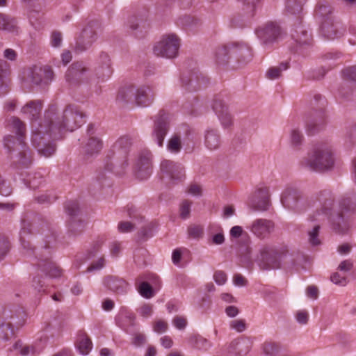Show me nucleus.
Listing matches in <instances>:
<instances>
[{"label":"nucleus","instance_id":"nucleus-17","mask_svg":"<svg viewBox=\"0 0 356 356\" xmlns=\"http://www.w3.org/2000/svg\"><path fill=\"white\" fill-rule=\"evenodd\" d=\"M127 212L128 216L131 219V221H121L119 222L118 229L119 232L122 233L134 231L144 219V217L132 204H128L127 206Z\"/></svg>","mask_w":356,"mask_h":356},{"label":"nucleus","instance_id":"nucleus-3","mask_svg":"<svg viewBox=\"0 0 356 356\" xmlns=\"http://www.w3.org/2000/svg\"><path fill=\"white\" fill-rule=\"evenodd\" d=\"M13 130L17 136H7L4 138V146L11 153L13 164L17 168H29L33 161L31 152L24 139L26 138V124L17 117L10 119Z\"/></svg>","mask_w":356,"mask_h":356},{"label":"nucleus","instance_id":"nucleus-12","mask_svg":"<svg viewBox=\"0 0 356 356\" xmlns=\"http://www.w3.org/2000/svg\"><path fill=\"white\" fill-rule=\"evenodd\" d=\"M97 24L90 22L82 31L76 43V50L83 51L88 49L96 40Z\"/></svg>","mask_w":356,"mask_h":356},{"label":"nucleus","instance_id":"nucleus-32","mask_svg":"<svg viewBox=\"0 0 356 356\" xmlns=\"http://www.w3.org/2000/svg\"><path fill=\"white\" fill-rule=\"evenodd\" d=\"M209 80L207 78L204 76L202 74H193L188 81H185L182 79V83L188 86V90L190 91H195L201 89L202 87L206 86Z\"/></svg>","mask_w":356,"mask_h":356},{"label":"nucleus","instance_id":"nucleus-40","mask_svg":"<svg viewBox=\"0 0 356 356\" xmlns=\"http://www.w3.org/2000/svg\"><path fill=\"white\" fill-rule=\"evenodd\" d=\"M289 67L288 62L281 63L279 66L270 67L266 72V77L269 79H277L282 75L283 71Z\"/></svg>","mask_w":356,"mask_h":356},{"label":"nucleus","instance_id":"nucleus-6","mask_svg":"<svg viewBox=\"0 0 356 356\" xmlns=\"http://www.w3.org/2000/svg\"><path fill=\"white\" fill-rule=\"evenodd\" d=\"M334 163L331 149L325 145L315 147L300 161V165L308 170L323 172L331 170Z\"/></svg>","mask_w":356,"mask_h":356},{"label":"nucleus","instance_id":"nucleus-23","mask_svg":"<svg viewBox=\"0 0 356 356\" xmlns=\"http://www.w3.org/2000/svg\"><path fill=\"white\" fill-rule=\"evenodd\" d=\"M274 229V223L267 219H257L254 220L250 226L251 232L259 238H264L268 236Z\"/></svg>","mask_w":356,"mask_h":356},{"label":"nucleus","instance_id":"nucleus-21","mask_svg":"<svg viewBox=\"0 0 356 356\" xmlns=\"http://www.w3.org/2000/svg\"><path fill=\"white\" fill-rule=\"evenodd\" d=\"M30 78L35 85H47L54 79V72L49 67H37L32 68Z\"/></svg>","mask_w":356,"mask_h":356},{"label":"nucleus","instance_id":"nucleus-5","mask_svg":"<svg viewBox=\"0 0 356 356\" xmlns=\"http://www.w3.org/2000/svg\"><path fill=\"white\" fill-rule=\"evenodd\" d=\"M234 56L239 66L248 64L252 58L251 49L242 42H232L222 45L215 51L216 61L218 65H225L229 58Z\"/></svg>","mask_w":356,"mask_h":356},{"label":"nucleus","instance_id":"nucleus-53","mask_svg":"<svg viewBox=\"0 0 356 356\" xmlns=\"http://www.w3.org/2000/svg\"><path fill=\"white\" fill-rule=\"evenodd\" d=\"M331 281L337 285L345 286L348 283V280L346 275H343L338 272H335L330 276Z\"/></svg>","mask_w":356,"mask_h":356},{"label":"nucleus","instance_id":"nucleus-15","mask_svg":"<svg viewBox=\"0 0 356 356\" xmlns=\"http://www.w3.org/2000/svg\"><path fill=\"white\" fill-rule=\"evenodd\" d=\"M161 171L172 181H181L185 179L184 166L170 160H164L161 163Z\"/></svg>","mask_w":356,"mask_h":356},{"label":"nucleus","instance_id":"nucleus-22","mask_svg":"<svg viewBox=\"0 0 356 356\" xmlns=\"http://www.w3.org/2000/svg\"><path fill=\"white\" fill-rule=\"evenodd\" d=\"M269 205V193L267 188H259L251 198L249 207L254 211L268 209Z\"/></svg>","mask_w":356,"mask_h":356},{"label":"nucleus","instance_id":"nucleus-63","mask_svg":"<svg viewBox=\"0 0 356 356\" xmlns=\"http://www.w3.org/2000/svg\"><path fill=\"white\" fill-rule=\"evenodd\" d=\"M146 341V337L142 333L134 334L132 338V343L136 346H140L143 345Z\"/></svg>","mask_w":356,"mask_h":356},{"label":"nucleus","instance_id":"nucleus-64","mask_svg":"<svg viewBox=\"0 0 356 356\" xmlns=\"http://www.w3.org/2000/svg\"><path fill=\"white\" fill-rule=\"evenodd\" d=\"M213 279L218 284L222 285L227 280V275L223 271L217 270L214 273Z\"/></svg>","mask_w":356,"mask_h":356},{"label":"nucleus","instance_id":"nucleus-43","mask_svg":"<svg viewBox=\"0 0 356 356\" xmlns=\"http://www.w3.org/2000/svg\"><path fill=\"white\" fill-rule=\"evenodd\" d=\"M16 28V24L13 19L8 15L0 13V29L13 31Z\"/></svg>","mask_w":356,"mask_h":356},{"label":"nucleus","instance_id":"nucleus-19","mask_svg":"<svg viewBox=\"0 0 356 356\" xmlns=\"http://www.w3.org/2000/svg\"><path fill=\"white\" fill-rule=\"evenodd\" d=\"M152 172V154L143 151L138 155L136 163V175L140 179H147Z\"/></svg>","mask_w":356,"mask_h":356},{"label":"nucleus","instance_id":"nucleus-55","mask_svg":"<svg viewBox=\"0 0 356 356\" xmlns=\"http://www.w3.org/2000/svg\"><path fill=\"white\" fill-rule=\"evenodd\" d=\"M192 202L188 200L182 202L180 206V216L182 218H188L190 216L191 206Z\"/></svg>","mask_w":356,"mask_h":356},{"label":"nucleus","instance_id":"nucleus-33","mask_svg":"<svg viewBox=\"0 0 356 356\" xmlns=\"http://www.w3.org/2000/svg\"><path fill=\"white\" fill-rule=\"evenodd\" d=\"M337 24L333 22V19H327L321 24V30L325 37L329 39H333L342 35L337 29Z\"/></svg>","mask_w":356,"mask_h":356},{"label":"nucleus","instance_id":"nucleus-31","mask_svg":"<svg viewBox=\"0 0 356 356\" xmlns=\"http://www.w3.org/2000/svg\"><path fill=\"white\" fill-rule=\"evenodd\" d=\"M250 348V342L245 339H236L229 344V351L238 356L245 355Z\"/></svg>","mask_w":356,"mask_h":356},{"label":"nucleus","instance_id":"nucleus-10","mask_svg":"<svg viewBox=\"0 0 356 356\" xmlns=\"http://www.w3.org/2000/svg\"><path fill=\"white\" fill-rule=\"evenodd\" d=\"M133 138L128 135H124L117 140L113 145V165L114 167L124 168L127 166V154L132 145Z\"/></svg>","mask_w":356,"mask_h":356},{"label":"nucleus","instance_id":"nucleus-54","mask_svg":"<svg viewBox=\"0 0 356 356\" xmlns=\"http://www.w3.org/2000/svg\"><path fill=\"white\" fill-rule=\"evenodd\" d=\"M229 326L238 332H242L246 329V323L243 319L233 320L230 322Z\"/></svg>","mask_w":356,"mask_h":356},{"label":"nucleus","instance_id":"nucleus-37","mask_svg":"<svg viewBox=\"0 0 356 356\" xmlns=\"http://www.w3.org/2000/svg\"><path fill=\"white\" fill-rule=\"evenodd\" d=\"M332 8L327 2L319 3L316 9V15L320 19L321 23L327 19H333Z\"/></svg>","mask_w":356,"mask_h":356},{"label":"nucleus","instance_id":"nucleus-52","mask_svg":"<svg viewBox=\"0 0 356 356\" xmlns=\"http://www.w3.org/2000/svg\"><path fill=\"white\" fill-rule=\"evenodd\" d=\"M13 189L10 184L0 175V194L3 196H8L12 193Z\"/></svg>","mask_w":356,"mask_h":356},{"label":"nucleus","instance_id":"nucleus-58","mask_svg":"<svg viewBox=\"0 0 356 356\" xmlns=\"http://www.w3.org/2000/svg\"><path fill=\"white\" fill-rule=\"evenodd\" d=\"M353 268V262L350 259H346L340 262L337 270L342 273H348Z\"/></svg>","mask_w":356,"mask_h":356},{"label":"nucleus","instance_id":"nucleus-51","mask_svg":"<svg viewBox=\"0 0 356 356\" xmlns=\"http://www.w3.org/2000/svg\"><path fill=\"white\" fill-rule=\"evenodd\" d=\"M105 186H109L108 177L104 173H101L97 177L96 180L92 184V186L95 189H100Z\"/></svg>","mask_w":356,"mask_h":356},{"label":"nucleus","instance_id":"nucleus-45","mask_svg":"<svg viewBox=\"0 0 356 356\" xmlns=\"http://www.w3.org/2000/svg\"><path fill=\"white\" fill-rule=\"evenodd\" d=\"M138 291L140 294L145 298H150L153 297L154 294L152 287L146 282H143L140 284Z\"/></svg>","mask_w":356,"mask_h":356},{"label":"nucleus","instance_id":"nucleus-59","mask_svg":"<svg viewBox=\"0 0 356 356\" xmlns=\"http://www.w3.org/2000/svg\"><path fill=\"white\" fill-rule=\"evenodd\" d=\"M138 312L143 317L148 318L152 314V305L149 304H144L140 308H138Z\"/></svg>","mask_w":356,"mask_h":356},{"label":"nucleus","instance_id":"nucleus-16","mask_svg":"<svg viewBox=\"0 0 356 356\" xmlns=\"http://www.w3.org/2000/svg\"><path fill=\"white\" fill-rule=\"evenodd\" d=\"M292 39L296 44V51L303 54V50L312 44V38L309 31L302 25L299 24L291 33Z\"/></svg>","mask_w":356,"mask_h":356},{"label":"nucleus","instance_id":"nucleus-42","mask_svg":"<svg viewBox=\"0 0 356 356\" xmlns=\"http://www.w3.org/2000/svg\"><path fill=\"white\" fill-rule=\"evenodd\" d=\"M45 182L44 177L40 172L29 175L26 179V184L32 189H36Z\"/></svg>","mask_w":356,"mask_h":356},{"label":"nucleus","instance_id":"nucleus-29","mask_svg":"<svg viewBox=\"0 0 356 356\" xmlns=\"http://www.w3.org/2000/svg\"><path fill=\"white\" fill-rule=\"evenodd\" d=\"M221 144L220 136L217 129H208L204 134V145L210 150L218 149Z\"/></svg>","mask_w":356,"mask_h":356},{"label":"nucleus","instance_id":"nucleus-9","mask_svg":"<svg viewBox=\"0 0 356 356\" xmlns=\"http://www.w3.org/2000/svg\"><path fill=\"white\" fill-rule=\"evenodd\" d=\"M179 45V39L176 35H165L154 45L153 51L156 56L172 58L177 56Z\"/></svg>","mask_w":356,"mask_h":356},{"label":"nucleus","instance_id":"nucleus-49","mask_svg":"<svg viewBox=\"0 0 356 356\" xmlns=\"http://www.w3.org/2000/svg\"><path fill=\"white\" fill-rule=\"evenodd\" d=\"M203 227L200 225H193L188 228V236L193 238H201L203 235Z\"/></svg>","mask_w":356,"mask_h":356},{"label":"nucleus","instance_id":"nucleus-48","mask_svg":"<svg viewBox=\"0 0 356 356\" xmlns=\"http://www.w3.org/2000/svg\"><path fill=\"white\" fill-rule=\"evenodd\" d=\"M10 242L5 236H0V261L2 260L10 250Z\"/></svg>","mask_w":356,"mask_h":356},{"label":"nucleus","instance_id":"nucleus-13","mask_svg":"<svg viewBox=\"0 0 356 356\" xmlns=\"http://www.w3.org/2000/svg\"><path fill=\"white\" fill-rule=\"evenodd\" d=\"M65 207L68 215L72 217L68 225L69 232L73 236L79 235L84 230L85 223L83 220L75 218L79 209V203L76 201H68Z\"/></svg>","mask_w":356,"mask_h":356},{"label":"nucleus","instance_id":"nucleus-27","mask_svg":"<svg viewBox=\"0 0 356 356\" xmlns=\"http://www.w3.org/2000/svg\"><path fill=\"white\" fill-rule=\"evenodd\" d=\"M104 284L109 290L118 294H123L127 291V282L118 277L108 275L104 279Z\"/></svg>","mask_w":356,"mask_h":356},{"label":"nucleus","instance_id":"nucleus-35","mask_svg":"<svg viewBox=\"0 0 356 356\" xmlns=\"http://www.w3.org/2000/svg\"><path fill=\"white\" fill-rule=\"evenodd\" d=\"M188 344L193 348L200 350H207L211 347V343L199 334H193L188 338Z\"/></svg>","mask_w":356,"mask_h":356},{"label":"nucleus","instance_id":"nucleus-61","mask_svg":"<svg viewBox=\"0 0 356 356\" xmlns=\"http://www.w3.org/2000/svg\"><path fill=\"white\" fill-rule=\"evenodd\" d=\"M62 42V34L58 31H54L51 36V44L54 47H58Z\"/></svg>","mask_w":356,"mask_h":356},{"label":"nucleus","instance_id":"nucleus-1","mask_svg":"<svg viewBox=\"0 0 356 356\" xmlns=\"http://www.w3.org/2000/svg\"><path fill=\"white\" fill-rule=\"evenodd\" d=\"M57 111L56 105H50L44 112V124H33V146L45 157L56 152L52 140L60 138L65 131H73L85 123V115L76 105H67L60 114Z\"/></svg>","mask_w":356,"mask_h":356},{"label":"nucleus","instance_id":"nucleus-36","mask_svg":"<svg viewBox=\"0 0 356 356\" xmlns=\"http://www.w3.org/2000/svg\"><path fill=\"white\" fill-rule=\"evenodd\" d=\"M135 87L132 85L122 88L117 95V100L122 103L134 101Z\"/></svg>","mask_w":356,"mask_h":356},{"label":"nucleus","instance_id":"nucleus-26","mask_svg":"<svg viewBox=\"0 0 356 356\" xmlns=\"http://www.w3.org/2000/svg\"><path fill=\"white\" fill-rule=\"evenodd\" d=\"M31 233V225L26 221L23 220L22 227L19 233V240L21 242L23 253L27 256H31L35 254V248L32 245L29 240L26 239V236Z\"/></svg>","mask_w":356,"mask_h":356},{"label":"nucleus","instance_id":"nucleus-38","mask_svg":"<svg viewBox=\"0 0 356 356\" xmlns=\"http://www.w3.org/2000/svg\"><path fill=\"white\" fill-rule=\"evenodd\" d=\"M166 147L168 151L172 154L179 153L182 149L181 136L177 134H173L168 140Z\"/></svg>","mask_w":356,"mask_h":356},{"label":"nucleus","instance_id":"nucleus-14","mask_svg":"<svg viewBox=\"0 0 356 356\" xmlns=\"http://www.w3.org/2000/svg\"><path fill=\"white\" fill-rule=\"evenodd\" d=\"M281 33L280 27L273 22H268L256 30L258 38L264 45H270L275 42Z\"/></svg>","mask_w":356,"mask_h":356},{"label":"nucleus","instance_id":"nucleus-60","mask_svg":"<svg viewBox=\"0 0 356 356\" xmlns=\"http://www.w3.org/2000/svg\"><path fill=\"white\" fill-rule=\"evenodd\" d=\"M138 236L141 239H146L147 238L150 237L152 236L151 224L143 225L138 233Z\"/></svg>","mask_w":356,"mask_h":356},{"label":"nucleus","instance_id":"nucleus-57","mask_svg":"<svg viewBox=\"0 0 356 356\" xmlns=\"http://www.w3.org/2000/svg\"><path fill=\"white\" fill-rule=\"evenodd\" d=\"M343 76L346 80L356 81V66L345 69L343 71Z\"/></svg>","mask_w":356,"mask_h":356},{"label":"nucleus","instance_id":"nucleus-34","mask_svg":"<svg viewBox=\"0 0 356 356\" xmlns=\"http://www.w3.org/2000/svg\"><path fill=\"white\" fill-rule=\"evenodd\" d=\"M103 147L102 140L95 136H91L88 138L84 146L85 154L88 156L97 154Z\"/></svg>","mask_w":356,"mask_h":356},{"label":"nucleus","instance_id":"nucleus-41","mask_svg":"<svg viewBox=\"0 0 356 356\" xmlns=\"http://www.w3.org/2000/svg\"><path fill=\"white\" fill-rule=\"evenodd\" d=\"M92 347V341L86 334H83L79 337L77 348L82 355H88L91 350Z\"/></svg>","mask_w":356,"mask_h":356},{"label":"nucleus","instance_id":"nucleus-25","mask_svg":"<svg viewBox=\"0 0 356 356\" xmlns=\"http://www.w3.org/2000/svg\"><path fill=\"white\" fill-rule=\"evenodd\" d=\"M213 109L218 116L223 127L227 128L232 124V116L228 111V106L220 99H216L213 102Z\"/></svg>","mask_w":356,"mask_h":356},{"label":"nucleus","instance_id":"nucleus-7","mask_svg":"<svg viewBox=\"0 0 356 356\" xmlns=\"http://www.w3.org/2000/svg\"><path fill=\"white\" fill-rule=\"evenodd\" d=\"M315 193L310 201L304 196L302 191L296 188L289 187L284 190L281 195V202L287 209L296 213L304 211L309 207L318 205V201L314 198Z\"/></svg>","mask_w":356,"mask_h":356},{"label":"nucleus","instance_id":"nucleus-46","mask_svg":"<svg viewBox=\"0 0 356 356\" xmlns=\"http://www.w3.org/2000/svg\"><path fill=\"white\" fill-rule=\"evenodd\" d=\"M325 124V121L323 119H321L318 122L314 121L307 123V130L308 131V134L310 135H313L316 134V132L321 130Z\"/></svg>","mask_w":356,"mask_h":356},{"label":"nucleus","instance_id":"nucleus-4","mask_svg":"<svg viewBox=\"0 0 356 356\" xmlns=\"http://www.w3.org/2000/svg\"><path fill=\"white\" fill-rule=\"evenodd\" d=\"M298 253L289 252L286 246L263 244L258 250L257 261L264 270L292 268L300 261Z\"/></svg>","mask_w":356,"mask_h":356},{"label":"nucleus","instance_id":"nucleus-2","mask_svg":"<svg viewBox=\"0 0 356 356\" xmlns=\"http://www.w3.org/2000/svg\"><path fill=\"white\" fill-rule=\"evenodd\" d=\"M318 202L316 211L310 215L312 221H323L327 219L332 230L340 236L351 234L353 218L352 213L334 208V197L329 190H323L314 196Z\"/></svg>","mask_w":356,"mask_h":356},{"label":"nucleus","instance_id":"nucleus-8","mask_svg":"<svg viewBox=\"0 0 356 356\" xmlns=\"http://www.w3.org/2000/svg\"><path fill=\"white\" fill-rule=\"evenodd\" d=\"M55 238L56 237L53 234L47 236L44 238V244L41 247L44 250L40 251L37 250V252L35 254L38 259L36 264L38 270L50 277H58L62 274L61 269L50 259V244L55 241Z\"/></svg>","mask_w":356,"mask_h":356},{"label":"nucleus","instance_id":"nucleus-50","mask_svg":"<svg viewBox=\"0 0 356 356\" xmlns=\"http://www.w3.org/2000/svg\"><path fill=\"white\" fill-rule=\"evenodd\" d=\"M264 353L268 356H273L279 351V346L275 343H265L263 345Z\"/></svg>","mask_w":356,"mask_h":356},{"label":"nucleus","instance_id":"nucleus-39","mask_svg":"<svg viewBox=\"0 0 356 356\" xmlns=\"http://www.w3.org/2000/svg\"><path fill=\"white\" fill-rule=\"evenodd\" d=\"M306 0H286L285 10L289 15H299L302 10L303 3Z\"/></svg>","mask_w":356,"mask_h":356},{"label":"nucleus","instance_id":"nucleus-28","mask_svg":"<svg viewBox=\"0 0 356 356\" xmlns=\"http://www.w3.org/2000/svg\"><path fill=\"white\" fill-rule=\"evenodd\" d=\"M134 101L141 106H147L150 105L154 97L152 90L148 86H140L135 88Z\"/></svg>","mask_w":356,"mask_h":356},{"label":"nucleus","instance_id":"nucleus-62","mask_svg":"<svg viewBox=\"0 0 356 356\" xmlns=\"http://www.w3.org/2000/svg\"><path fill=\"white\" fill-rule=\"evenodd\" d=\"M153 328L156 332H165L168 329V323L163 320H158L154 323Z\"/></svg>","mask_w":356,"mask_h":356},{"label":"nucleus","instance_id":"nucleus-44","mask_svg":"<svg viewBox=\"0 0 356 356\" xmlns=\"http://www.w3.org/2000/svg\"><path fill=\"white\" fill-rule=\"evenodd\" d=\"M320 228L319 225H315L313 229L308 232L309 242L313 246H316L321 243L318 237Z\"/></svg>","mask_w":356,"mask_h":356},{"label":"nucleus","instance_id":"nucleus-18","mask_svg":"<svg viewBox=\"0 0 356 356\" xmlns=\"http://www.w3.org/2000/svg\"><path fill=\"white\" fill-rule=\"evenodd\" d=\"M42 109V104L40 100H33L27 102L21 109V112L27 116L28 118L30 119L31 122V128H32V137L31 141L33 144V124L38 123L42 125L44 124V118L42 120L38 121V118L41 113Z\"/></svg>","mask_w":356,"mask_h":356},{"label":"nucleus","instance_id":"nucleus-20","mask_svg":"<svg viewBox=\"0 0 356 356\" xmlns=\"http://www.w3.org/2000/svg\"><path fill=\"white\" fill-rule=\"evenodd\" d=\"M88 68L81 62L73 63L67 70L65 79L70 84H76L87 78Z\"/></svg>","mask_w":356,"mask_h":356},{"label":"nucleus","instance_id":"nucleus-56","mask_svg":"<svg viewBox=\"0 0 356 356\" xmlns=\"http://www.w3.org/2000/svg\"><path fill=\"white\" fill-rule=\"evenodd\" d=\"M106 260L104 257H99L97 261H94L87 268V272L98 270L102 269L105 265Z\"/></svg>","mask_w":356,"mask_h":356},{"label":"nucleus","instance_id":"nucleus-30","mask_svg":"<svg viewBox=\"0 0 356 356\" xmlns=\"http://www.w3.org/2000/svg\"><path fill=\"white\" fill-rule=\"evenodd\" d=\"M338 209L353 214L356 211V193L345 194L339 202Z\"/></svg>","mask_w":356,"mask_h":356},{"label":"nucleus","instance_id":"nucleus-24","mask_svg":"<svg viewBox=\"0 0 356 356\" xmlns=\"http://www.w3.org/2000/svg\"><path fill=\"white\" fill-rule=\"evenodd\" d=\"M112 72L113 70L109 56L106 53L102 52L99 55V65L95 70L97 78L101 81H104L109 79Z\"/></svg>","mask_w":356,"mask_h":356},{"label":"nucleus","instance_id":"nucleus-11","mask_svg":"<svg viewBox=\"0 0 356 356\" xmlns=\"http://www.w3.org/2000/svg\"><path fill=\"white\" fill-rule=\"evenodd\" d=\"M169 130L168 115L163 111H160L156 120L152 133V139L159 147L163 145L164 138Z\"/></svg>","mask_w":356,"mask_h":356},{"label":"nucleus","instance_id":"nucleus-47","mask_svg":"<svg viewBox=\"0 0 356 356\" xmlns=\"http://www.w3.org/2000/svg\"><path fill=\"white\" fill-rule=\"evenodd\" d=\"M291 143L294 147L300 145L303 140V135L297 129H293L291 131Z\"/></svg>","mask_w":356,"mask_h":356}]
</instances>
